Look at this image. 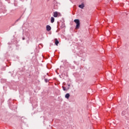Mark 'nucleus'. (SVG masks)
<instances>
[{"label": "nucleus", "instance_id": "423d86ee", "mask_svg": "<svg viewBox=\"0 0 129 129\" xmlns=\"http://www.w3.org/2000/svg\"><path fill=\"white\" fill-rule=\"evenodd\" d=\"M55 22V18L54 17H51V23H53Z\"/></svg>", "mask_w": 129, "mask_h": 129}, {"label": "nucleus", "instance_id": "7ed1b4c3", "mask_svg": "<svg viewBox=\"0 0 129 129\" xmlns=\"http://www.w3.org/2000/svg\"><path fill=\"white\" fill-rule=\"evenodd\" d=\"M53 17L54 18H57L58 17V12H54Z\"/></svg>", "mask_w": 129, "mask_h": 129}, {"label": "nucleus", "instance_id": "39448f33", "mask_svg": "<svg viewBox=\"0 0 129 129\" xmlns=\"http://www.w3.org/2000/svg\"><path fill=\"white\" fill-rule=\"evenodd\" d=\"M79 8H80V9H84V4L83 3H82L81 5H80L79 6Z\"/></svg>", "mask_w": 129, "mask_h": 129}, {"label": "nucleus", "instance_id": "1a4fd4ad", "mask_svg": "<svg viewBox=\"0 0 129 129\" xmlns=\"http://www.w3.org/2000/svg\"><path fill=\"white\" fill-rule=\"evenodd\" d=\"M62 88H63V90L64 91H65V90H66V88L65 87H62Z\"/></svg>", "mask_w": 129, "mask_h": 129}, {"label": "nucleus", "instance_id": "6e6552de", "mask_svg": "<svg viewBox=\"0 0 129 129\" xmlns=\"http://www.w3.org/2000/svg\"><path fill=\"white\" fill-rule=\"evenodd\" d=\"M122 116H123L124 115H125V111H123L121 113Z\"/></svg>", "mask_w": 129, "mask_h": 129}, {"label": "nucleus", "instance_id": "0eeeda50", "mask_svg": "<svg viewBox=\"0 0 129 129\" xmlns=\"http://www.w3.org/2000/svg\"><path fill=\"white\" fill-rule=\"evenodd\" d=\"M55 45L56 46H58V44H59V41L57 40V39L55 40Z\"/></svg>", "mask_w": 129, "mask_h": 129}, {"label": "nucleus", "instance_id": "9d476101", "mask_svg": "<svg viewBox=\"0 0 129 129\" xmlns=\"http://www.w3.org/2000/svg\"><path fill=\"white\" fill-rule=\"evenodd\" d=\"M45 80L46 82H47V80Z\"/></svg>", "mask_w": 129, "mask_h": 129}, {"label": "nucleus", "instance_id": "20e7f679", "mask_svg": "<svg viewBox=\"0 0 129 129\" xmlns=\"http://www.w3.org/2000/svg\"><path fill=\"white\" fill-rule=\"evenodd\" d=\"M46 30L48 31H51V26H50L49 25H47L46 26Z\"/></svg>", "mask_w": 129, "mask_h": 129}, {"label": "nucleus", "instance_id": "f257e3e1", "mask_svg": "<svg viewBox=\"0 0 129 129\" xmlns=\"http://www.w3.org/2000/svg\"><path fill=\"white\" fill-rule=\"evenodd\" d=\"M74 22L76 24V29L78 30L80 28V21L79 19H75Z\"/></svg>", "mask_w": 129, "mask_h": 129}, {"label": "nucleus", "instance_id": "f03ea898", "mask_svg": "<svg viewBox=\"0 0 129 129\" xmlns=\"http://www.w3.org/2000/svg\"><path fill=\"white\" fill-rule=\"evenodd\" d=\"M69 97H70V94L67 93L65 95V98L67 99H69Z\"/></svg>", "mask_w": 129, "mask_h": 129}]
</instances>
